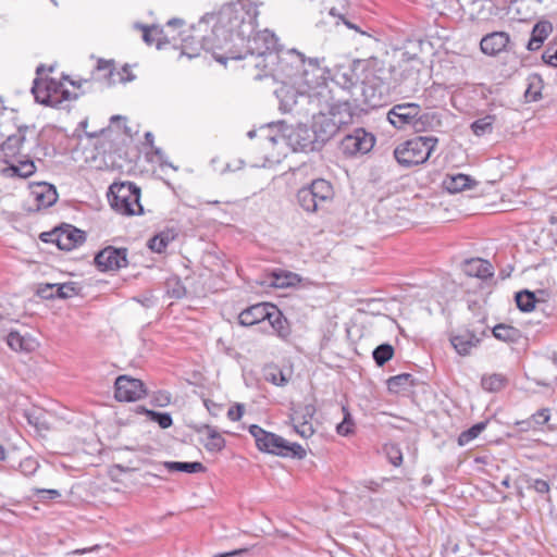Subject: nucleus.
<instances>
[{
    "instance_id": "f257e3e1",
    "label": "nucleus",
    "mask_w": 557,
    "mask_h": 557,
    "mask_svg": "<svg viewBox=\"0 0 557 557\" xmlns=\"http://www.w3.org/2000/svg\"><path fill=\"white\" fill-rule=\"evenodd\" d=\"M15 112L10 120L7 135L0 145V176L4 178H27L32 176L37 166L33 158V149L38 145V135L34 126H16L13 121Z\"/></svg>"
},
{
    "instance_id": "f03ea898",
    "label": "nucleus",
    "mask_w": 557,
    "mask_h": 557,
    "mask_svg": "<svg viewBox=\"0 0 557 557\" xmlns=\"http://www.w3.org/2000/svg\"><path fill=\"white\" fill-rule=\"evenodd\" d=\"M212 23V35L224 45V51L255 33L259 10L251 0L225 4L214 14H206Z\"/></svg>"
},
{
    "instance_id": "7ed1b4c3",
    "label": "nucleus",
    "mask_w": 557,
    "mask_h": 557,
    "mask_svg": "<svg viewBox=\"0 0 557 557\" xmlns=\"http://www.w3.org/2000/svg\"><path fill=\"white\" fill-rule=\"evenodd\" d=\"M209 24L210 22L205 15L197 25H193L188 30L178 34L182 42V53L191 59L198 57L205 50L222 64H225L228 59H239L242 55L237 54L234 47L227 48L224 52V45L218 41L212 32L209 35L205 34Z\"/></svg>"
},
{
    "instance_id": "20e7f679",
    "label": "nucleus",
    "mask_w": 557,
    "mask_h": 557,
    "mask_svg": "<svg viewBox=\"0 0 557 557\" xmlns=\"http://www.w3.org/2000/svg\"><path fill=\"white\" fill-rule=\"evenodd\" d=\"M275 94L280 100V109L283 112L300 113L306 106L308 108H327L331 91L324 86L311 92H299L294 87L285 84Z\"/></svg>"
},
{
    "instance_id": "39448f33",
    "label": "nucleus",
    "mask_w": 557,
    "mask_h": 557,
    "mask_svg": "<svg viewBox=\"0 0 557 557\" xmlns=\"http://www.w3.org/2000/svg\"><path fill=\"white\" fill-rule=\"evenodd\" d=\"M334 198L333 185L324 178H315L297 190L299 207L307 213L325 210Z\"/></svg>"
},
{
    "instance_id": "423d86ee",
    "label": "nucleus",
    "mask_w": 557,
    "mask_h": 557,
    "mask_svg": "<svg viewBox=\"0 0 557 557\" xmlns=\"http://www.w3.org/2000/svg\"><path fill=\"white\" fill-rule=\"evenodd\" d=\"M249 433L256 441L259 450L282 457H295L302 459L306 457V449L297 444L289 443L282 436L263 430L257 424L249 426Z\"/></svg>"
},
{
    "instance_id": "0eeeda50",
    "label": "nucleus",
    "mask_w": 557,
    "mask_h": 557,
    "mask_svg": "<svg viewBox=\"0 0 557 557\" xmlns=\"http://www.w3.org/2000/svg\"><path fill=\"white\" fill-rule=\"evenodd\" d=\"M437 143L438 139L434 136H418L397 146L394 157L405 168L423 164L429 160Z\"/></svg>"
},
{
    "instance_id": "6e6552de",
    "label": "nucleus",
    "mask_w": 557,
    "mask_h": 557,
    "mask_svg": "<svg viewBox=\"0 0 557 557\" xmlns=\"http://www.w3.org/2000/svg\"><path fill=\"white\" fill-rule=\"evenodd\" d=\"M108 199L111 208L122 215L143 213L140 188L132 182L113 183L109 187Z\"/></svg>"
},
{
    "instance_id": "1a4fd4ad",
    "label": "nucleus",
    "mask_w": 557,
    "mask_h": 557,
    "mask_svg": "<svg viewBox=\"0 0 557 557\" xmlns=\"http://www.w3.org/2000/svg\"><path fill=\"white\" fill-rule=\"evenodd\" d=\"M335 106L331 102V96L329 95V107L327 108H307L308 114L312 115L311 129L314 132L315 140L321 147L325 141L331 139L338 131V125L344 121H335Z\"/></svg>"
},
{
    "instance_id": "9d476101",
    "label": "nucleus",
    "mask_w": 557,
    "mask_h": 557,
    "mask_svg": "<svg viewBox=\"0 0 557 557\" xmlns=\"http://www.w3.org/2000/svg\"><path fill=\"white\" fill-rule=\"evenodd\" d=\"M278 39L275 34L269 29H263L260 32H256L247 36L240 44H234V47L237 50V54L242 57L238 59H244L247 55H257L262 57L267 54H271L277 50Z\"/></svg>"
},
{
    "instance_id": "9b49d317",
    "label": "nucleus",
    "mask_w": 557,
    "mask_h": 557,
    "mask_svg": "<svg viewBox=\"0 0 557 557\" xmlns=\"http://www.w3.org/2000/svg\"><path fill=\"white\" fill-rule=\"evenodd\" d=\"M269 139L273 143L283 140L293 151H312L320 148L314 132L305 124L286 126L282 135L271 136Z\"/></svg>"
},
{
    "instance_id": "f8f14e48",
    "label": "nucleus",
    "mask_w": 557,
    "mask_h": 557,
    "mask_svg": "<svg viewBox=\"0 0 557 557\" xmlns=\"http://www.w3.org/2000/svg\"><path fill=\"white\" fill-rule=\"evenodd\" d=\"M147 395L144 382L129 375H120L114 383V397L117 401L133 403Z\"/></svg>"
},
{
    "instance_id": "ddd939ff",
    "label": "nucleus",
    "mask_w": 557,
    "mask_h": 557,
    "mask_svg": "<svg viewBox=\"0 0 557 557\" xmlns=\"http://www.w3.org/2000/svg\"><path fill=\"white\" fill-rule=\"evenodd\" d=\"M127 248L108 246L95 256V264L101 272L117 271L127 267Z\"/></svg>"
},
{
    "instance_id": "4468645a",
    "label": "nucleus",
    "mask_w": 557,
    "mask_h": 557,
    "mask_svg": "<svg viewBox=\"0 0 557 557\" xmlns=\"http://www.w3.org/2000/svg\"><path fill=\"white\" fill-rule=\"evenodd\" d=\"M183 25V20L171 18L166 23V30L158 26H143V39L147 45H156L158 49H161L164 45L176 41L177 36L172 33L176 27H182Z\"/></svg>"
},
{
    "instance_id": "2eb2a0df",
    "label": "nucleus",
    "mask_w": 557,
    "mask_h": 557,
    "mask_svg": "<svg viewBox=\"0 0 557 557\" xmlns=\"http://www.w3.org/2000/svg\"><path fill=\"white\" fill-rule=\"evenodd\" d=\"M315 411V407L312 404L298 405L292 408L289 419L295 432L302 438H309L315 432L312 425Z\"/></svg>"
},
{
    "instance_id": "dca6fc26",
    "label": "nucleus",
    "mask_w": 557,
    "mask_h": 557,
    "mask_svg": "<svg viewBox=\"0 0 557 557\" xmlns=\"http://www.w3.org/2000/svg\"><path fill=\"white\" fill-rule=\"evenodd\" d=\"M419 113V103L403 102L394 104L388 113L387 120L397 129L414 128L417 114Z\"/></svg>"
},
{
    "instance_id": "f3484780",
    "label": "nucleus",
    "mask_w": 557,
    "mask_h": 557,
    "mask_svg": "<svg viewBox=\"0 0 557 557\" xmlns=\"http://www.w3.org/2000/svg\"><path fill=\"white\" fill-rule=\"evenodd\" d=\"M374 144L375 137L371 133L363 128H357L343 138L341 147L345 154L354 156L369 152Z\"/></svg>"
},
{
    "instance_id": "a211bd4d",
    "label": "nucleus",
    "mask_w": 557,
    "mask_h": 557,
    "mask_svg": "<svg viewBox=\"0 0 557 557\" xmlns=\"http://www.w3.org/2000/svg\"><path fill=\"white\" fill-rule=\"evenodd\" d=\"M135 76L132 74L129 66L124 65L121 71L115 72L112 61L99 60L96 67V79L104 81L109 86L116 83L132 82Z\"/></svg>"
},
{
    "instance_id": "6ab92c4d",
    "label": "nucleus",
    "mask_w": 557,
    "mask_h": 557,
    "mask_svg": "<svg viewBox=\"0 0 557 557\" xmlns=\"http://www.w3.org/2000/svg\"><path fill=\"white\" fill-rule=\"evenodd\" d=\"M44 236H51L52 243H55L59 249L70 251L82 245L86 237L85 233L72 226L66 228H55L50 233H44Z\"/></svg>"
},
{
    "instance_id": "aec40b11",
    "label": "nucleus",
    "mask_w": 557,
    "mask_h": 557,
    "mask_svg": "<svg viewBox=\"0 0 557 557\" xmlns=\"http://www.w3.org/2000/svg\"><path fill=\"white\" fill-rule=\"evenodd\" d=\"M480 48L484 54L497 55L504 51H513L515 44L506 32H493L486 34L480 41Z\"/></svg>"
},
{
    "instance_id": "412c9836",
    "label": "nucleus",
    "mask_w": 557,
    "mask_h": 557,
    "mask_svg": "<svg viewBox=\"0 0 557 557\" xmlns=\"http://www.w3.org/2000/svg\"><path fill=\"white\" fill-rule=\"evenodd\" d=\"M194 430L201 435L199 441L207 451L218 453L225 447V440L215 428L209 424H198L194 426Z\"/></svg>"
},
{
    "instance_id": "4be33fe9",
    "label": "nucleus",
    "mask_w": 557,
    "mask_h": 557,
    "mask_svg": "<svg viewBox=\"0 0 557 557\" xmlns=\"http://www.w3.org/2000/svg\"><path fill=\"white\" fill-rule=\"evenodd\" d=\"M304 65L305 58L296 50L288 51L285 57H278V67L289 81H294L298 76Z\"/></svg>"
},
{
    "instance_id": "5701e85b",
    "label": "nucleus",
    "mask_w": 557,
    "mask_h": 557,
    "mask_svg": "<svg viewBox=\"0 0 557 557\" xmlns=\"http://www.w3.org/2000/svg\"><path fill=\"white\" fill-rule=\"evenodd\" d=\"M553 24L547 20L537 21L531 30L530 38L525 45V49L530 52L537 51L542 48L545 40L553 33Z\"/></svg>"
},
{
    "instance_id": "b1692460",
    "label": "nucleus",
    "mask_w": 557,
    "mask_h": 557,
    "mask_svg": "<svg viewBox=\"0 0 557 557\" xmlns=\"http://www.w3.org/2000/svg\"><path fill=\"white\" fill-rule=\"evenodd\" d=\"M272 304L261 302L243 310L238 315V323L243 326H252L267 320Z\"/></svg>"
},
{
    "instance_id": "393cba45",
    "label": "nucleus",
    "mask_w": 557,
    "mask_h": 557,
    "mask_svg": "<svg viewBox=\"0 0 557 557\" xmlns=\"http://www.w3.org/2000/svg\"><path fill=\"white\" fill-rule=\"evenodd\" d=\"M450 343L458 355L468 356L472 348L481 343V338L472 331L466 330L459 334L450 336Z\"/></svg>"
},
{
    "instance_id": "a878e982",
    "label": "nucleus",
    "mask_w": 557,
    "mask_h": 557,
    "mask_svg": "<svg viewBox=\"0 0 557 557\" xmlns=\"http://www.w3.org/2000/svg\"><path fill=\"white\" fill-rule=\"evenodd\" d=\"M5 342H7L8 346L13 351H16V352L29 354V352L36 350V348L38 347V343L33 336H30L28 334L22 335L17 331H11L7 335Z\"/></svg>"
},
{
    "instance_id": "bb28decb",
    "label": "nucleus",
    "mask_w": 557,
    "mask_h": 557,
    "mask_svg": "<svg viewBox=\"0 0 557 557\" xmlns=\"http://www.w3.org/2000/svg\"><path fill=\"white\" fill-rule=\"evenodd\" d=\"M38 209H46L54 205L58 200V193L53 185L39 183L32 191Z\"/></svg>"
},
{
    "instance_id": "cd10ccee",
    "label": "nucleus",
    "mask_w": 557,
    "mask_h": 557,
    "mask_svg": "<svg viewBox=\"0 0 557 557\" xmlns=\"http://www.w3.org/2000/svg\"><path fill=\"white\" fill-rule=\"evenodd\" d=\"M38 293L42 298L47 299L54 297L66 299L75 296L77 294V288L72 282L63 284H46Z\"/></svg>"
},
{
    "instance_id": "c85d7f7f",
    "label": "nucleus",
    "mask_w": 557,
    "mask_h": 557,
    "mask_svg": "<svg viewBox=\"0 0 557 557\" xmlns=\"http://www.w3.org/2000/svg\"><path fill=\"white\" fill-rule=\"evenodd\" d=\"M416 121L413 129L418 133L434 131L442 125V116L438 112L432 110L422 112L420 104Z\"/></svg>"
},
{
    "instance_id": "c756f323",
    "label": "nucleus",
    "mask_w": 557,
    "mask_h": 557,
    "mask_svg": "<svg viewBox=\"0 0 557 557\" xmlns=\"http://www.w3.org/2000/svg\"><path fill=\"white\" fill-rule=\"evenodd\" d=\"M463 271L469 276H474L483 280L493 276L492 264L488 261L481 258H473L467 260L463 264Z\"/></svg>"
},
{
    "instance_id": "7c9ffc66",
    "label": "nucleus",
    "mask_w": 557,
    "mask_h": 557,
    "mask_svg": "<svg viewBox=\"0 0 557 557\" xmlns=\"http://www.w3.org/2000/svg\"><path fill=\"white\" fill-rule=\"evenodd\" d=\"M493 0H468V13L472 20L485 21L495 13Z\"/></svg>"
},
{
    "instance_id": "2f4dec72",
    "label": "nucleus",
    "mask_w": 557,
    "mask_h": 557,
    "mask_svg": "<svg viewBox=\"0 0 557 557\" xmlns=\"http://www.w3.org/2000/svg\"><path fill=\"white\" fill-rule=\"evenodd\" d=\"M273 331L282 338H286L290 334V329L287 319L283 315L281 310L271 305L267 320Z\"/></svg>"
},
{
    "instance_id": "473e14b6",
    "label": "nucleus",
    "mask_w": 557,
    "mask_h": 557,
    "mask_svg": "<svg viewBox=\"0 0 557 557\" xmlns=\"http://www.w3.org/2000/svg\"><path fill=\"white\" fill-rule=\"evenodd\" d=\"M492 334L498 341L508 344H518L523 337L519 329L504 323L495 325L492 329Z\"/></svg>"
},
{
    "instance_id": "72a5a7b5",
    "label": "nucleus",
    "mask_w": 557,
    "mask_h": 557,
    "mask_svg": "<svg viewBox=\"0 0 557 557\" xmlns=\"http://www.w3.org/2000/svg\"><path fill=\"white\" fill-rule=\"evenodd\" d=\"M472 178L469 175L458 173L456 175L448 176L444 181L446 190L450 194L460 193L471 187Z\"/></svg>"
},
{
    "instance_id": "f704fd0d",
    "label": "nucleus",
    "mask_w": 557,
    "mask_h": 557,
    "mask_svg": "<svg viewBox=\"0 0 557 557\" xmlns=\"http://www.w3.org/2000/svg\"><path fill=\"white\" fill-rule=\"evenodd\" d=\"M163 466L170 472L181 471L186 473H198L206 470V467L199 461H165Z\"/></svg>"
},
{
    "instance_id": "c9c22d12",
    "label": "nucleus",
    "mask_w": 557,
    "mask_h": 557,
    "mask_svg": "<svg viewBox=\"0 0 557 557\" xmlns=\"http://www.w3.org/2000/svg\"><path fill=\"white\" fill-rule=\"evenodd\" d=\"M300 282V276L293 272H281L273 273V281L271 283L272 286L277 288L289 287L298 284Z\"/></svg>"
},
{
    "instance_id": "e433bc0d",
    "label": "nucleus",
    "mask_w": 557,
    "mask_h": 557,
    "mask_svg": "<svg viewBox=\"0 0 557 557\" xmlns=\"http://www.w3.org/2000/svg\"><path fill=\"white\" fill-rule=\"evenodd\" d=\"M264 379L267 382L276 386H284L288 383V377L277 366L265 367Z\"/></svg>"
},
{
    "instance_id": "4c0bfd02",
    "label": "nucleus",
    "mask_w": 557,
    "mask_h": 557,
    "mask_svg": "<svg viewBox=\"0 0 557 557\" xmlns=\"http://www.w3.org/2000/svg\"><path fill=\"white\" fill-rule=\"evenodd\" d=\"M487 425V421H481L479 423H475L468 430L460 433L458 436V444L460 446H465L469 444L471 441L476 438L485 429Z\"/></svg>"
},
{
    "instance_id": "58836bf2",
    "label": "nucleus",
    "mask_w": 557,
    "mask_h": 557,
    "mask_svg": "<svg viewBox=\"0 0 557 557\" xmlns=\"http://www.w3.org/2000/svg\"><path fill=\"white\" fill-rule=\"evenodd\" d=\"M394 356V347L391 344L384 343L374 348L372 352L373 360L379 367L384 366Z\"/></svg>"
},
{
    "instance_id": "ea45409f",
    "label": "nucleus",
    "mask_w": 557,
    "mask_h": 557,
    "mask_svg": "<svg viewBox=\"0 0 557 557\" xmlns=\"http://www.w3.org/2000/svg\"><path fill=\"white\" fill-rule=\"evenodd\" d=\"M483 389L487 392H498L506 385V379L502 374H491L483 376L481 381Z\"/></svg>"
},
{
    "instance_id": "a19ab883",
    "label": "nucleus",
    "mask_w": 557,
    "mask_h": 557,
    "mask_svg": "<svg viewBox=\"0 0 557 557\" xmlns=\"http://www.w3.org/2000/svg\"><path fill=\"white\" fill-rule=\"evenodd\" d=\"M494 121L495 117L492 115H486L484 117L478 119L471 124V129L476 136L490 134L493 132Z\"/></svg>"
},
{
    "instance_id": "79ce46f5",
    "label": "nucleus",
    "mask_w": 557,
    "mask_h": 557,
    "mask_svg": "<svg viewBox=\"0 0 557 557\" xmlns=\"http://www.w3.org/2000/svg\"><path fill=\"white\" fill-rule=\"evenodd\" d=\"M517 307L523 312H530L535 307V296L532 292L522 290L516 294Z\"/></svg>"
},
{
    "instance_id": "37998d69",
    "label": "nucleus",
    "mask_w": 557,
    "mask_h": 557,
    "mask_svg": "<svg viewBox=\"0 0 557 557\" xmlns=\"http://www.w3.org/2000/svg\"><path fill=\"white\" fill-rule=\"evenodd\" d=\"M143 411L149 418L150 421L158 423L161 429H168L173 423V419L171 414L168 412H158L145 408H143Z\"/></svg>"
},
{
    "instance_id": "c03bdc74",
    "label": "nucleus",
    "mask_w": 557,
    "mask_h": 557,
    "mask_svg": "<svg viewBox=\"0 0 557 557\" xmlns=\"http://www.w3.org/2000/svg\"><path fill=\"white\" fill-rule=\"evenodd\" d=\"M411 380V374L403 373L392 376L387 380V387L391 392L398 393L404 388Z\"/></svg>"
},
{
    "instance_id": "a18cd8bd",
    "label": "nucleus",
    "mask_w": 557,
    "mask_h": 557,
    "mask_svg": "<svg viewBox=\"0 0 557 557\" xmlns=\"http://www.w3.org/2000/svg\"><path fill=\"white\" fill-rule=\"evenodd\" d=\"M12 116L13 110L5 108L3 101L0 99V140L7 135Z\"/></svg>"
},
{
    "instance_id": "49530a36",
    "label": "nucleus",
    "mask_w": 557,
    "mask_h": 557,
    "mask_svg": "<svg viewBox=\"0 0 557 557\" xmlns=\"http://www.w3.org/2000/svg\"><path fill=\"white\" fill-rule=\"evenodd\" d=\"M18 469L25 476H30L39 469V462L34 457H26L20 462Z\"/></svg>"
},
{
    "instance_id": "de8ad7c7",
    "label": "nucleus",
    "mask_w": 557,
    "mask_h": 557,
    "mask_svg": "<svg viewBox=\"0 0 557 557\" xmlns=\"http://www.w3.org/2000/svg\"><path fill=\"white\" fill-rule=\"evenodd\" d=\"M343 411H344V419L336 426V431L339 435L347 436L354 432V421H352L351 414L345 407H343Z\"/></svg>"
},
{
    "instance_id": "09e8293b",
    "label": "nucleus",
    "mask_w": 557,
    "mask_h": 557,
    "mask_svg": "<svg viewBox=\"0 0 557 557\" xmlns=\"http://www.w3.org/2000/svg\"><path fill=\"white\" fill-rule=\"evenodd\" d=\"M168 245H169V237L163 234H158V235L153 236L148 242V247L152 251L158 252V253H161L166 248Z\"/></svg>"
},
{
    "instance_id": "8fccbe9b",
    "label": "nucleus",
    "mask_w": 557,
    "mask_h": 557,
    "mask_svg": "<svg viewBox=\"0 0 557 557\" xmlns=\"http://www.w3.org/2000/svg\"><path fill=\"white\" fill-rule=\"evenodd\" d=\"M542 60L544 63L557 67V45H548L542 54Z\"/></svg>"
},
{
    "instance_id": "3c124183",
    "label": "nucleus",
    "mask_w": 557,
    "mask_h": 557,
    "mask_svg": "<svg viewBox=\"0 0 557 557\" xmlns=\"http://www.w3.org/2000/svg\"><path fill=\"white\" fill-rule=\"evenodd\" d=\"M385 450H386V455L388 457V460H389V462L393 466L398 467V466L401 465V462H403V454H401L400 449L397 446H395V445L386 446Z\"/></svg>"
},
{
    "instance_id": "603ef678",
    "label": "nucleus",
    "mask_w": 557,
    "mask_h": 557,
    "mask_svg": "<svg viewBox=\"0 0 557 557\" xmlns=\"http://www.w3.org/2000/svg\"><path fill=\"white\" fill-rule=\"evenodd\" d=\"M153 134L151 132H147L145 134V141L147 145H149L151 147V149L153 150V153L156 154V157L158 158V161L160 162V164L163 166L166 164V162L164 161V153L163 151L160 149V148H157L153 146Z\"/></svg>"
},
{
    "instance_id": "864d4df0",
    "label": "nucleus",
    "mask_w": 557,
    "mask_h": 557,
    "mask_svg": "<svg viewBox=\"0 0 557 557\" xmlns=\"http://www.w3.org/2000/svg\"><path fill=\"white\" fill-rule=\"evenodd\" d=\"M530 418L532 419V421L536 428L541 426V425L545 424L546 422H548V420L550 418L549 409H547V408L540 409L535 413H533Z\"/></svg>"
},
{
    "instance_id": "5fc2aeb1",
    "label": "nucleus",
    "mask_w": 557,
    "mask_h": 557,
    "mask_svg": "<svg viewBox=\"0 0 557 557\" xmlns=\"http://www.w3.org/2000/svg\"><path fill=\"white\" fill-rule=\"evenodd\" d=\"M171 394L165 391L157 392L152 397V404L158 407H165L171 403Z\"/></svg>"
},
{
    "instance_id": "6e6d98bb",
    "label": "nucleus",
    "mask_w": 557,
    "mask_h": 557,
    "mask_svg": "<svg viewBox=\"0 0 557 557\" xmlns=\"http://www.w3.org/2000/svg\"><path fill=\"white\" fill-rule=\"evenodd\" d=\"M531 487L539 494H548L550 491L549 483L543 479L531 480Z\"/></svg>"
},
{
    "instance_id": "4d7b16f0",
    "label": "nucleus",
    "mask_w": 557,
    "mask_h": 557,
    "mask_svg": "<svg viewBox=\"0 0 557 557\" xmlns=\"http://www.w3.org/2000/svg\"><path fill=\"white\" fill-rule=\"evenodd\" d=\"M32 91H33V94L35 95L36 100H37L38 102H40V103H46V104H48V103H53V102H55V100L53 99V96L50 94V87H49V86L47 87V91H48V94L46 95V97H41V96L39 95V87H38V85H37V81H35V85H34V87H33Z\"/></svg>"
},
{
    "instance_id": "13d9d810",
    "label": "nucleus",
    "mask_w": 557,
    "mask_h": 557,
    "mask_svg": "<svg viewBox=\"0 0 557 557\" xmlns=\"http://www.w3.org/2000/svg\"><path fill=\"white\" fill-rule=\"evenodd\" d=\"M245 411L244 405L236 404L235 406L231 407L227 411V418L231 421H238L243 417Z\"/></svg>"
},
{
    "instance_id": "bf43d9fd",
    "label": "nucleus",
    "mask_w": 557,
    "mask_h": 557,
    "mask_svg": "<svg viewBox=\"0 0 557 557\" xmlns=\"http://www.w3.org/2000/svg\"><path fill=\"white\" fill-rule=\"evenodd\" d=\"M492 2L495 4L493 9L496 10L493 16H497L509 8L512 0H493Z\"/></svg>"
},
{
    "instance_id": "052dcab7",
    "label": "nucleus",
    "mask_w": 557,
    "mask_h": 557,
    "mask_svg": "<svg viewBox=\"0 0 557 557\" xmlns=\"http://www.w3.org/2000/svg\"><path fill=\"white\" fill-rule=\"evenodd\" d=\"M36 493L44 499H54L61 495L58 490H36Z\"/></svg>"
},
{
    "instance_id": "680f3d73",
    "label": "nucleus",
    "mask_w": 557,
    "mask_h": 557,
    "mask_svg": "<svg viewBox=\"0 0 557 557\" xmlns=\"http://www.w3.org/2000/svg\"><path fill=\"white\" fill-rule=\"evenodd\" d=\"M515 424L519 428V431L521 432H528L532 429H536L531 418L527 420L517 421Z\"/></svg>"
},
{
    "instance_id": "e2e57ef3",
    "label": "nucleus",
    "mask_w": 557,
    "mask_h": 557,
    "mask_svg": "<svg viewBox=\"0 0 557 557\" xmlns=\"http://www.w3.org/2000/svg\"><path fill=\"white\" fill-rule=\"evenodd\" d=\"M111 125H114L115 127L120 128L121 126H123V128L126 131L127 127L125 125V122H126V119L124 116H121V115H113L111 119Z\"/></svg>"
},
{
    "instance_id": "0e129e2a",
    "label": "nucleus",
    "mask_w": 557,
    "mask_h": 557,
    "mask_svg": "<svg viewBox=\"0 0 557 557\" xmlns=\"http://www.w3.org/2000/svg\"><path fill=\"white\" fill-rule=\"evenodd\" d=\"M525 97L532 101H536L541 97V92L539 90L533 89V84H530L529 88L525 91Z\"/></svg>"
},
{
    "instance_id": "69168bd1",
    "label": "nucleus",
    "mask_w": 557,
    "mask_h": 557,
    "mask_svg": "<svg viewBox=\"0 0 557 557\" xmlns=\"http://www.w3.org/2000/svg\"><path fill=\"white\" fill-rule=\"evenodd\" d=\"M248 549L247 548H240V549H236V550H233V552H228V553H223V554H220V555H215L213 557H231V556H235V555H238V554H242V553H245L247 552Z\"/></svg>"
},
{
    "instance_id": "338daca9",
    "label": "nucleus",
    "mask_w": 557,
    "mask_h": 557,
    "mask_svg": "<svg viewBox=\"0 0 557 557\" xmlns=\"http://www.w3.org/2000/svg\"><path fill=\"white\" fill-rule=\"evenodd\" d=\"M342 20H343V23H344L348 28H350V29H355V30H357V32H360L361 34H364L363 32H361V30L359 29V27H358L357 25H355V24H352L351 22L347 21L345 17H343V16H342Z\"/></svg>"
},
{
    "instance_id": "774afa93",
    "label": "nucleus",
    "mask_w": 557,
    "mask_h": 557,
    "mask_svg": "<svg viewBox=\"0 0 557 557\" xmlns=\"http://www.w3.org/2000/svg\"><path fill=\"white\" fill-rule=\"evenodd\" d=\"M113 133V129L109 128V129H102L101 133H100V138L101 139H106V138H109Z\"/></svg>"
}]
</instances>
